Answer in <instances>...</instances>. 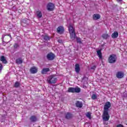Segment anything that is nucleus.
I'll return each instance as SVG.
<instances>
[{
    "label": "nucleus",
    "mask_w": 127,
    "mask_h": 127,
    "mask_svg": "<svg viewBox=\"0 0 127 127\" xmlns=\"http://www.w3.org/2000/svg\"><path fill=\"white\" fill-rule=\"evenodd\" d=\"M58 80L54 75H50L48 77L47 81L49 84H55Z\"/></svg>",
    "instance_id": "obj_1"
},
{
    "label": "nucleus",
    "mask_w": 127,
    "mask_h": 127,
    "mask_svg": "<svg viewBox=\"0 0 127 127\" xmlns=\"http://www.w3.org/2000/svg\"><path fill=\"white\" fill-rule=\"evenodd\" d=\"M102 120L104 122H108L110 120V115L109 114L108 111H103Z\"/></svg>",
    "instance_id": "obj_2"
},
{
    "label": "nucleus",
    "mask_w": 127,
    "mask_h": 127,
    "mask_svg": "<svg viewBox=\"0 0 127 127\" xmlns=\"http://www.w3.org/2000/svg\"><path fill=\"white\" fill-rule=\"evenodd\" d=\"M116 61H117V57L116 56V55H110L108 59V62H109V63H111V64H113L114 63H116Z\"/></svg>",
    "instance_id": "obj_3"
},
{
    "label": "nucleus",
    "mask_w": 127,
    "mask_h": 127,
    "mask_svg": "<svg viewBox=\"0 0 127 127\" xmlns=\"http://www.w3.org/2000/svg\"><path fill=\"white\" fill-rule=\"evenodd\" d=\"M111 102H107L104 107L103 112H109V109L111 108Z\"/></svg>",
    "instance_id": "obj_4"
},
{
    "label": "nucleus",
    "mask_w": 127,
    "mask_h": 127,
    "mask_svg": "<svg viewBox=\"0 0 127 127\" xmlns=\"http://www.w3.org/2000/svg\"><path fill=\"white\" fill-rule=\"evenodd\" d=\"M54 58H55V55L52 53H50L47 55V59L50 61L54 60Z\"/></svg>",
    "instance_id": "obj_5"
},
{
    "label": "nucleus",
    "mask_w": 127,
    "mask_h": 127,
    "mask_svg": "<svg viewBox=\"0 0 127 127\" xmlns=\"http://www.w3.org/2000/svg\"><path fill=\"white\" fill-rule=\"evenodd\" d=\"M47 8L48 10L52 11L54 9V5L52 3H49L47 6Z\"/></svg>",
    "instance_id": "obj_6"
},
{
    "label": "nucleus",
    "mask_w": 127,
    "mask_h": 127,
    "mask_svg": "<svg viewBox=\"0 0 127 127\" xmlns=\"http://www.w3.org/2000/svg\"><path fill=\"white\" fill-rule=\"evenodd\" d=\"M38 71V68L36 66H32L30 69V71L31 74H36V73Z\"/></svg>",
    "instance_id": "obj_7"
},
{
    "label": "nucleus",
    "mask_w": 127,
    "mask_h": 127,
    "mask_svg": "<svg viewBox=\"0 0 127 127\" xmlns=\"http://www.w3.org/2000/svg\"><path fill=\"white\" fill-rule=\"evenodd\" d=\"M58 33H60V34H62L63 32H64V28L63 26H60L57 28Z\"/></svg>",
    "instance_id": "obj_8"
},
{
    "label": "nucleus",
    "mask_w": 127,
    "mask_h": 127,
    "mask_svg": "<svg viewBox=\"0 0 127 127\" xmlns=\"http://www.w3.org/2000/svg\"><path fill=\"white\" fill-rule=\"evenodd\" d=\"M15 63L18 65H19V64H22V63H23V59L21 58H17L16 59Z\"/></svg>",
    "instance_id": "obj_9"
},
{
    "label": "nucleus",
    "mask_w": 127,
    "mask_h": 127,
    "mask_svg": "<svg viewBox=\"0 0 127 127\" xmlns=\"http://www.w3.org/2000/svg\"><path fill=\"white\" fill-rule=\"evenodd\" d=\"M124 76H125V74L122 72H119L116 74V77L118 78V79H122V78L124 77Z\"/></svg>",
    "instance_id": "obj_10"
},
{
    "label": "nucleus",
    "mask_w": 127,
    "mask_h": 127,
    "mask_svg": "<svg viewBox=\"0 0 127 127\" xmlns=\"http://www.w3.org/2000/svg\"><path fill=\"white\" fill-rule=\"evenodd\" d=\"M0 61H1V62L4 64H6L7 63V61H6V59L5 58L4 56H1L0 57Z\"/></svg>",
    "instance_id": "obj_11"
},
{
    "label": "nucleus",
    "mask_w": 127,
    "mask_h": 127,
    "mask_svg": "<svg viewBox=\"0 0 127 127\" xmlns=\"http://www.w3.org/2000/svg\"><path fill=\"white\" fill-rule=\"evenodd\" d=\"M75 106L77 108L81 109V108L83 107V103L80 101H76L75 103Z\"/></svg>",
    "instance_id": "obj_12"
},
{
    "label": "nucleus",
    "mask_w": 127,
    "mask_h": 127,
    "mask_svg": "<svg viewBox=\"0 0 127 127\" xmlns=\"http://www.w3.org/2000/svg\"><path fill=\"white\" fill-rule=\"evenodd\" d=\"M94 20H98L101 18V16L99 14H94L92 16Z\"/></svg>",
    "instance_id": "obj_13"
},
{
    "label": "nucleus",
    "mask_w": 127,
    "mask_h": 127,
    "mask_svg": "<svg viewBox=\"0 0 127 127\" xmlns=\"http://www.w3.org/2000/svg\"><path fill=\"white\" fill-rule=\"evenodd\" d=\"M119 37V32L115 31L111 35V37L113 39L117 38Z\"/></svg>",
    "instance_id": "obj_14"
},
{
    "label": "nucleus",
    "mask_w": 127,
    "mask_h": 127,
    "mask_svg": "<svg viewBox=\"0 0 127 127\" xmlns=\"http://www.w3.org/2000/svg\"><path fill=\"white\" fill-rule=\"evenodd\" d=\"M50 71V69L49 68H44L41 71V73L43 74H46L47 72H49Z\"/></svg>",
    "instance_id": "obj_15"
},
{
    "label": "nucleus",
    "mask_w": 127,
    "mask_h": 127,
    "mask_svg": "<svg viewBox=\"0 0 127 127\" xmlns=\"http://www.w3.org/2000/svg\"><path fill=\"white\" fill-rule=\"evenodd\" d=\"M72 118H73V115L71 114L67 113L65 114V119L67 120H70V119H72Z\"/></svg>",
    "instance_id": "obj_16"
},
{
    "label": "nucleus",
    "mask_w": 127,
    "mask_h": 127,
    "mask_svg": "<svg viewBox=\"0 0 127 127\" xmlns=\"http://www.w3.org/2000/svg\"><path fill=\"white\" fill-rule=\"evenodd\" d=\"M36 15L38 18H41L42 17V12L41 11H37L36 12Z\"/></svg>",
    "instance_id": "obj_17"
},
{
    "label": "nucleus",
    "mask_w": 127,
    "mask_h": 127,
    "mask_svg": "<svg viewBox=\"0 0 127 127\" xmlns=\"http://www.w3.org/2000/svg\"><path fill=\"white\" fill-rule=\"evenodd\" d=\"M75 71L76 73H79V72H80V65L78 64H75Z\"/></svg>",
    "instance_id": "obj_18"
},
{
    "label": "nucleus",
    "mask_w": 127,
    "mask_h": 127,
    "mask_svg": "<svg viewBox=\"0 0 127 127\" xmlns=\"http://www.w3.org/2000/svg\"><path fill=\"white\" fill-rule=\"evenodd\" d=\"M30 120L32 123H35L37 121V118L36 116H32L30 117Z\"/></svg>",
    "instance_id": "obj_19"
},
{
    "label": "nucleus",
    "mask_w": 127,
    "mask_h": 127,
    "mask_svg": "<svg viewBox=\"0 0 127 127\" xmlns=\"http://www.w3.org/2000/svg\"><path fill=\"white\" fill-rule=\"evenodd\" d=\"M97 53L99 59H103V57L102 56V50H99L97 51Z\"/></svg>",
    "instance_id": "obj_20"
},
{
    "label": "nucleus",
    "mask_w": 127,
    "mask_h": 127,
    "mask_svg": "<svg viewBox=\"0 0 127 127\" xmlns=\"http://www.w3.org/2000/svg\"><path fill=\"white\" fill-rule=\"evenodd\" d=\"M74 93H80L81 92V88L78 87V86L75 87L74 88Z\"/></svg>",
    "instance_id": "obj_21"
},
{
    "label": "nucleus",
    "mask_w": 127,
    "mask_h": 127,
    "mask_svg": "<svg viewBox=\"0 0 127 127\" xmlns=\"http://www.w3.org/2000/svg\"><path fill=\"white\" fill-rule=\"evenodd\" d=\"M68 31L69 33L71 32H75L74 27H73L71 25H69V26L68 27Z\"/></svg>",
    "instance_id": "obj_22"
},
{
    "label": "nucleus",
    "mask_w": 127,
    "mask_h": 127,
    "mask_svg": "<svg viewBox=\"0 0 127 127\" xmlns=\"http://www.w3.org/2000/svg\"><path fill=\"white\" fill-rule=\"evenodd\" d=\"M70 35V38L71 39H75V37H76V34H75V32H72L69 33Z\"/></svg>",
    "instance_id": "obj_23"
},
{
    "label": "nucleus",
    "mask_w": 127,
    "mask_h": 127,
    "mask_svg": "<svg viewBox=\"0 0 127 127\" xmlns=\"http://www.w3.org/2000/svg\"><path fill=\"white\" fill-rule=\"evenodd\" d=\"M4 38H5V39H6V40H10L11 41V35H10V34L8 35L7 36L5 35L4 37Z\"/></svg>",
    "instance_id": "obj_24"
},
{
    "label": "nucleus",
    "mask_w": 127,
    "mask_h": 127,
    "mask_svg": "<svg viewBox=\"0 0 127 127\" xmlns=\"http://www.w3.org/2000/svg\"><path fill=\"white\" fill-rule=\"evenodd\" d=\"M91 115H92V113L90 112H88L86 114V116L87 118H88L90 120H91L92 119Z\"/></svg>",
    "instance_id": "obj_25"
},
{
    "label": "nucleus",
    "mask_w": 127,
    "mask_h": 127,
    "mask_svg": "<svg viewBox=\"0 0 127 127\" xmlns=\"http://www.w3.org/2000/svg\"><path fill=\"white\" fill-rule=\"evenodd\" d=\"M102 37L104 39H107V38H109V37H110V35H109V34H104L103 35H102Z\"/></svg>",
    "instance_id": "obj_26"
},
{
    "label": "nucleus",
    "mask_w": 127,
    "mask_h": 127,
    "mask_svg": "<svg viewBox=\"0 0 127 127\" xmlns=\"http://www.w3.org/2000/svg\"><path fill=\"white\" fill-rule=\"evenodd\" d=\"M97 98H98V95H97V94H92L91 96V99L92 100H97Z\"/></svg>",
    "instance_id": "obj_27"
},
{
    "label": "nucleus",
    "mask_w": 127,
    "mask_h": 127,
    "mask_svg": "<svg viewBox=\"0 0 127 127\" xmlns=\"http://www.w3.org/2000/svg\"><path fill=\"white\" fill-rule=\"evenodd\" d=\"M68 93H74V87H69L68 89Z\"/></svg>",
    "instance_id": "obj_28"
},
{
    "label": "nucleus",
    "mask_w": 127,
    "mask_h": 127,
    "mask_svg": "<svg viewBox=\"0 0 127 127\" xmlns=\"http://www.w3.org/2000/svg\"><path fill=\"white\" fill-rule=\"evenodd\" d=\"M19 85H20V83L18 82H16L15 83L14 87L15 88H18V87H19Z\"/></svg>",
    "instance_id": "obj_29"
},
{
    "label": "nucleus",
    "mask_w": 127,
    "mask_h": 127,
    "mask_svg": "<svg viewBox=\"0 0 127 127\" xmlns=\"http://www.w3.org/2000/svg\"><path fill=\"white\" fill-rule=\"evenodd\" d=\"M13 47L15 49H17L19 47V45L18 44H14L13 45Z\"/></svg>",
    "instance_id": "obj_30"
},
{
    "label": "nucleus",
    "mask_w": 127,
    "mask_h": 127,
    "mask_svg": "<svg viewBox=\"0 0 127 127\" xmlns=\"http://www.w3.org/2000/svg\"><path fill=\"white\" fill-rule=\"evenodd\" d=\"M76 40H77V42L78 43H80V44L82 43V41H81V39H80L79 38H77Z\"/></svg>",
    "instance_id": "obj_31"
},
{
    "label": "nucleus",
    "mask_w": 127,
    "mask_h": 127,
    "mask_svg": "<svg viewBox=\"0 0 127 127\" xmlns=\"http://www.w3.org/2000/svg\"><path fill=\"white\" fill-rule=\"evenodd\" d=\"M44 40H49V37L47 36H46L44 37Z\"/></svg>",
    "instance_id": "obj_32"
},
{
    "label": "nucleus",
    "mask_w": 127,
    "mask_h": 127,
    "mask_svg": "<svg viewBox=\"0 0 127 127\" xmlns=\"http://www.w3.org/2000/svg\"><path fill=\"white\" fill-rule=\"evenodd\" d=\"M2 70V64H0V71H1Z\"/></svg>",
    "instance_id": "obj_33"
},
{
    "label": "nucleus",
    "mask_w": 127,
    "mask_h": 127,
    "mask_svg": "<svg viewBox=\"0 0 127 127\" xmlns=\"http://www.w3.org/2000/svg\"><path fill=\"white\" fill-rule=\"evenodd\" d=\"M92 70H95L96 69V65H94L91 67Z\"/></svg>",
    "instance_id": "obj_34"
},
{
    "label": "nucleus",
    "mask_w": 127,
    "mask_h": 127,
    "mask_svg": "<svg viewBox=\"0 0 127 127\" xmlns=\"http://www.w3.org/2000/svg\"><path fill=\"white\" fill-rule=\"evenodd\" d=\"M122 0H117V1L118 2H120V1H122Z\"/></svg>",
    "instance_id": "obj_35"
}]
</instances>
